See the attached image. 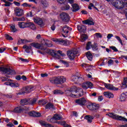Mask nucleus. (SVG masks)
Listing matches in <instances>:
<instances>
[{"mask_svg": "<svg viewBox=\"0 0 127 127\" xmlns=\"http://www.w3.org/2000/svg\"><path fill=\"white\" fill-rule=\"evenodd\" d=\"M65 94L66 96L76 98L77 96L82 97L84 95L83 89L82 88L77 87L75 86H73L70 89H67L65 91Z\"/></svg>", "mask_w": 127, "mask_h": 127, "instance_id": "obj_1", "label": "nucleus"}, {"mask_svg": "<svg viewBox=\"0 0 127 127\" xmlns=\"http://www.w3.org/2000/svg\"><path fill=\"white\" fill-rule=\"evenodd\" d=\"M112 5L118 9H124L127 7V0H117L112 3Z\"/></svg>", "mask_w": 127, "mask_h": 127, "instance_id": "obj_2", "label": "nucleus"}, {"mask_svg": "<svg viewBox=\"0 0 127 127\" xmlns=\"http://www.w3.org/2000/svg\"><path fill=\"white\" fill-rule=\"evenodd\" d=\"M41 43L42 44H38V43H31L30 45L37 49H43L42 48L43 45L48 47H52V43L48 40H43Z\"/></svg>", "mask_w": 127, "mask_h": 127, "instance_id": "obj_3", "label": "nucleus"}, {"mask_svg": "<svg viewBox=\"0 0 127 127\" xmlns=\"http://www.w3.org/2000/svg\"><path fill=\"white\" fill-rule=\"evenodd\" d=\"M49 80L52 84H64L66 82V77L63 76H59L57 77H51Z\"/></svg>", "mask_w": 127, "mask_h": 127, "instance_id": "obj_4", "label": "nucleus"}, {"mask_svg": "<svg viewBox=\"0 0 127 127\" xmlns=\"http://www.w3.org/2000/svg\"><path fill=\"white\" fill-rule=\"evenodd\" d=\"M53 41L54 42H56L58 44H61L62 45H64L65 46H68V45H70V42L68 40H64L62 39H52Z\"/></svg>", "mask_w": 127, "mask_h": 127, "instance_id": "obj_5", "label": "nucleus"}, {"mask_svg": "<svg viewBox=\"0 0 127 127\" xmlns=\"http://www.w3.org/2000/svg\"><path fill=\"white\" fill-rule=\"evenodd\" d=\"M35 90V88L33 86H27L26 87H23L22 88V91L23 92H19V95H22L24 94V93H30L32 91H34Z\"/></svg>", "mask_w": 127, "mask_h": 127, "instance_id": "obj_6", "label": "nucleus"}, {"mask_svg": "<svg viewBox=\"0 0 127 127\" xmlns=\"http://www.w3.org/2000/svg\"><path fill=\"white\" fill-rule=\"evenodd\" d=\"M24 113L25 114H27L28 116L30 117H40L41 116V114L38 112H35L34 111H31L29 112V110L28 109L24 110Z\"/></svg>", "mask_w": 127, "mask_h": 127, "instance_id": "obj_7", "label": "nucleus"}, {"mask_svg": "<svg viewBox=\"0 0 127 127\" xmlns=\"http://www.w3.org/2000/svg\"><path fill=\"white\" fill-rule=\"evenodd\" d=\"M104 86L106 89L110 91H118L119 88L115 87L113 84L110 83H105Z\"/></svg>", "mask_w": 127, "mask_h": 127, "instance_id": "obj_8", "label": "nucleus"}, {"mask_svg": "<svg viewBox=\"0 0 127 127\" xmlns=\"http://www.w3.org/2000/svg\"><path fill=\"white\" fill-rule=\"evenodd\" d=\"M33 20L35 23L38 24V25H40L41 27H42V26H44V23H43V20H42L41 18L35 17V18H34Z\"/></svg>", "mask_w": 127, "mask_h": 127, "instance_id": "obj_9", "label": "nucleus"}, {"mask_svg": "<svg viewBox=\"0 0 127 127\" xmlns=\"http://www.w3.org/2000/svg\"><path fill=\"white\" fill-rule=\"evenodd\" d=\"M82 88L84 89V90H87V89H92L93 88V83H92L90 82H87L85 83H82L81 85Z\"/></svg>", "mask_w": 127, "mask_h": 127, "instance_id": "obj_10", "label": "nucleus"}, {"mask_svg": "<svg viewBox=\"0 0 127 127\" xmlns=\"http://www.w3.org/2000/svg\"><path fill=\"white\" fill-rule=\"evenodd\" d=\"M67 56L70 60H73L77 54V52L75 51H68L67 52Z\"/></svg>", "mask_w": 127, "mask_h": 127, "instance_id": "obj_11", "label": "nucleus"}, {"mask_svg": "<svg viewBox=\"0 0 127 127\" xmlns=\"http://www.w3.org/2000/svg\"><path fill=\"white\" fill-rule=\"evenodd\" d=\"M14 11L16 16L20 17L24 14V11L21 8H16Z\"/></svg>", "mask_w": 127, "mask_h": 127, "instance_id": "obj_12", "label": "nucleus"}, {"mask_svg": "<svg viewBox=\"0 0 127 127\" xmlns=\"http://www.w3.org/2000/svg\"><path fill=\"white\" fill-rule=\"evenodd\" d=\"M60 16L61 17V19L63 20V21H68L69 20V15L68 14L63 12L60 14Z\"/></svg>", "mask_w": 127, "mask_h": 127, "instance_id": "obj_13", "label": "nucleus"}, {"mask_svg": "<svg viewBox=\"0 0 127 127\" xmlns=\"http://www.w3.org/2000/svg\"><path fill=\"white\" fill-rule=\"evenodd\" d=\"M87 108L90 110V111H96V110L99 109V106L95 103L91 104L87 106Z\"/></svg>", "mask_w": 127, "mask_h": 127, "instance_id": "obj_14", "label": "nucleus"}, {"mask_svg": "<svg viewBox=\"0 0 127 127\" xmlns=\"http://www.w3.org/2000/svg\"><path fill=\"white\" fill-rule=\"evenodd\" d=\"M86 102V99H85V98H80L75 100L76 104H77L80 106H85Z\"/></svg>", "mask_w": 127, "mask_h": 127, "instance_id": "obj_15", "label": "nucleus"}, {"mask_svg": "<svg viewBox=\"0 0 127 127\" xmlns=\"http://www.w3.org/2000/svg\"><path fill=\"white\" fill-rule=\"evenodd\" d=\"M0 71L2 72L3 74H10L12 70L10 68L0 67Z\"/></svg>", "mask_w": 127, "mask_h": 127, "instance_id": "obj_16", "label": "nucleus"}, {"mask_svg": "<svg viewBox=\"0 0 127 127\" xmlns=\"http://www.w3.org/2000/svg\"><path fill=\"white\" fill-rule=\"evenodd\" d=\"M81 80H83V78H82V77H79V76L77 75H73L71 76V80L75 83H79Z\"/></svg>", "mask_w": 127, "mask_h": 127, "instance_id": "obj_17", "label": "nucleus"}, {"mask_svg": "<svg viewBox=\"0 0 127 127\" xmlns=\"http://www.w3.org/2000/svg\"><path fill=\"white\" fill-rule=\"evenodd\" d=\"M4 84V85H6L7 86H10L11 87H13L14 88H17V87H19V84L17 83L6 82Z\"/></svg>", "mask_w": 127, "mask_h": 127, "instance_id": "obj_18", "label": "nucleus"}, {"mask_svg": "<svg viewBox=\"0 0 127 127\" xmlns=\"http://www.w3.org/2000/svg\"><path fill=\"white\" fill-rule=\"evenodd\" d=\"M27 28L32 30H35V29H36V26H35V24H34L33 22H27Z\"/></svg>", "mask_w": 127, "mask_h": 127, "instance_id": "obj_19", "label": "nucleus"}, {"mask_svg": "<svg viewBox=\"0 0 127 127\" xmlns=\"http://www.w3.org/2000/svg\"><path fill=\"white\" fill-rule=\"evenodd\" d=\"M104 96L106 97V98H108V99H111V98H114V94L111 92L105 91L103 93Z\"/></svg>", "mask_w": 127, "mask_h": 127, "instance_id": "obj_20", "label": "nucleus"}, {"mask_svg": "<svg viewBox=\"0 0 127 127\" xmlns=\"http://www.w3.org/2000/svg\"><path fill=\"white\" fill-rule=\"evenodd\" d=\"M18 25L20 28H27V22H19L18 23Z\"/></svg>", "mask_w": 127, "mask_h": 127, "instance_id": "obj_21", "label": "nucleus"}, {"mask_svg": "<svg viewBox=\"0 0 127 127\" xmlns=\"http://www.w3.org/2000/svg\"><path fill=\"white\" fill-rule=\"evenodd\" d=\"M82 23H84V24H88V25H94V24H95V23H94L93 20L90 19L83 20L82 21Z\"/></svg>", "mask_w": 127, "mask_h": 127, "instance_id": "obj_22", "label": "nucleus"}, {"mask_svg": "<svg viewBox=\"0 0 127 127\" xmlns=\"http://www.w3.org/2000/svg\"><path fill=\"white\" fill-rule=\"evenodd\" d=\"M40 2L41 3L42 6H43L44 8L48 7V2H47L46 0H40Z\"/></svg>", "mask_w": 127, "mask_h": 127, "instance_id": "obj_23", "label": "nucleus"}, {"mask_svg": "<svg viewBox=\"0 0 127 127\" xmlns=\"http://www.w3.org/2000/svg\"><path fill=\"white\" fill-rule=\"evenodd\" d=\"M69 30L71 31L72 30V28L70 27H69L67 26H65L63 28V31L64 33H65L66 34H68L69 32Z\"/></svg>", "mask_w": 127, "mask_h": 127, "instance_id": "obj_24", "label": "nucleus"}, {"mask_svg": "<svg viewBox=\"0 0 127 127\" xmlns=\"http://www.w3.org/2000/svg\"><path fill=\"white\" fill-rule=\"evenodd\" d=\"M77 29L80 32H85L86 31V27L84 25H78Z\"/></svg>", "mask_w": 127, "mask_h": 127, "instance_id": "obj_25", "label": "nucleus"}, {"mask_svg": "<svg viewBox=\"0 0 127 127\" xmlns=\"http://www.w3.org/2000/svg\"><path fill=\"white\" fill-rule=\"evenodd\" d=\"M72 11H78V10L80 9V7H79V5H78L77 3L72 4Z\"/></svg>", "mask_w": 127, "mask_h": 127, "instance_id": "obj_26", "label": "nucleus"}, {"mask_svg": "<svg viewBox=\"0 0 127 127\" xmlns=\"http://www.w3.org/2000/svg\"><path fill=\"white\" fill-rule=\"evenodd\" d=\"M20 104L22 105V106L29 105V99H23L21 100Z\"/></svg>", "mask_w": 127, "mask_h": 127, "instance_id": "obj_27", "label": "nucleus"}, {"mask_svg": "<svg viewBox=\"0 0 127 127\" xmlns=\"http://www.w3.org/2000/svg\"><path fill=\"white\" fill-rule=\"evenodd\" d=\"M85 119L87 120L88 123H92V120H94V116L91 115H86Z\"/></svg>", "mask_w": 127, "mask_h": 127, "instance_id": "obj_28", "label": "nucleus"}, {"mask_svg": "<svg viewBox=\"0 0 127 127\" xmlns=\"http://www.w3.org/2000/svg\"><path fill=\"white\" fill-rule=\"evenodd\" d=\"M57 124L60 126H64V127H71V126L66 124L65 121H59L57 122Z\"/></svg>", "mask_w": 127, "mask_h": 127, "instance_id": "obj_29", "label": "nucleus"}, {"mask_svg": "<svg viewBox=\"0 0 127 127\" xmlns=\"http://www.w3.org/2000/svg\"><path fill=\"white\" fill-rule=\"evenodd\" d=\"M23 49H25V51L27 53H29V50H31L32 49L31 46H28L26 45H25L24 46H23Z\"/></svg>", "mask_w": 127, "mask_h": 127, "instance_id": "obj_30", "label": "nucleus"}, {"mask_svg": "<svg viewBox=\"0 0 127 127\" xmlns=\"http://www.w3.org/2000/svg\"><path fill=\"white\" fill-rule=\"evenodd\" d=\"M41 126H44V127H53V126L50 124H48L47 123L44 122V121H42L40 123Z\"/></svg>", "mask_w": 127, "mask_h": 127, "instance_id": "obj_31", "label": "nucleus"}, {"mask_svg": "<svg viewBox=\"0 0 127 127\" xmlns=\"http://www.w3.org/2000/svg\"><path fill=\"white\" fill-rule=\"evenodd\" d=\"M37 99L36 98L34 99H29V105H31L33 106V105H35L36 103Z\"/></svg>", "mask_w": 127, "mask_h": 127, "instance_id": "obj_32", "label": "nucleus"}, {"mask_svg": "<svg viewBox=\"0 0 127 127\" xmlns=\"http://www.w3.org/2000/svg\"><path fill=\"white\" fill-rule=\"evenodd\" d=\"M86 57L88 60L92 61V59H93V55L90 52H88L86 53Z\"/></svg>", "mask_w": 127, "mask_h": 127, "instance_id": "obj_33", "label": "nucleus"}, {"mask_svg": "<svg viewBox=\"0 0 127 127\" xmlns=\"http://www.w3.org/2000/svg\"><path fill=\"white\" fill-rule=\"evenodd\" d=\"M13 21H24L25 18L24 17H22L21 18L15 17L13 18Z\"/></svg>", "mask_w": 127, "mask_h": 127, "instance_id": "obj_34", "label": "nucleus"}, {"mask_svg": "<svg viewBox=\"0 0 127 127\" xmlns=\"http://www.w3.org/2000/svg\"><path fill=\"white\" fill-rule=\"evenodd\" d=\"M14 113H21L22 112V108L20 107H17L14 109Z\"/></svg>", "mask_w": 127, "mask_h": 127, "instance_id": "obj_35", "label": "nucleus"}, {"mask_svg": "<svg viewBox=\"0 0 127 127\" xmlns=\"http://www.w3.org/2000/svg\"><path fill=\"white\" fill-rule=\"evenodd\" d=\"M87 39H88V36H87V35H86V34H82L81 36V42H84V41H85V40H86Z\"/></svg>", "mask_w": 127, "mask_h": 127, "instance_id": "obj_36", "label": "nucleus"}, {"mask_svg": "<svg viewBox=\"0 0 127 127\" xmlns=\"http://www.w3.org/2000/svg\"><path fill=\"white\" fill-rule=\"evenodd\" d=\"M54 95H62L64 94V92L61 90H56L54 91Z\"/></svg>", "mask_w": 127, "mask_h": 127, "instance_id": "obj_37", "label": "nucleus"}, {"mask_svg": "<svg viewBox=\"0 0 127 127\" xmlns=\"http://www.w3.org/2000/svg\"><path fill=\"white\" fill-rule=\"evenodd\" d=\"M48 122H49V123H55V119L54 118V117L53 118H52L50 116H48L47 118Z\"/></svg>", "mask_w": 127, "mask_h": 127, "instance_id": "obj_38", "label": "nucleus"}, {"mask_svg": "<svg viewBox=\"0 0 127 127\" xmlns=\"http://www.w3.org/2000/svg\"><path fill=\"white\" fill-rule=\"evenodd\" d=\"M54 119H55L56 121H59L60 120H61V119H62V116L58 114H56L54 116Z\"/></svg>", "mask_w": 127, "mask_h": 127, "instance_id": "obj_39", "label": "nucleus"}, {"mask_svg": "<svg viewBox=\"0 0 127 127\" xmlns=\"http://www.w3.org/2000/svg\"><path fill=\"white\" fill-rule=\"evenodd\" d=\"M92 46H93V45H92V43H91V42H88L86 45V50H89L91 49V47L92 48Z\"/></svg>", "mask_w": 127, "mask_h": 127, "instance_id": "obj_40", "label": "nucleus"}, {"mask_svg": "<svg viewBox=\"0 0 127 127\" xmlns=\"http://www.w3.org/2000/svg\"><path fill=\"white\" fill-rule=\"evenodd\" d=\"M115 37L116 39H117V40H118V41L120 43V44H121V45H124V44H123V40H122L121 37H119L118 36H115Z\"/></svg>", "mask_w": 127, "mask_h": 127, "instance_id": "obj_41", "label": "nucleus"}, {"mask_svg": "<svg viewBox=\"0 0 127 127\" xmlns=\"http://www.w3.org/2000/svg\"><path fill=\"white\" fill-rule=\"evenodd\" d=\"M52 108H53V104L51 103H48L45 106V109H52Z\"/></svg>", "mask_w": 127, "mask_h": 127, "instance_id": "obj_42", "label": "nucleus"}, {"mask_svg": "<svg viewBox=\"0 0 127 127\" xmlns=\"http://www.w3.org/2000/svg\"><path fill=\"white\" fill-rule=\"evenodd\" d=\"M92 49L94 51H96V50H98V44L96 43H94V45H92Z\"/></svg>", "mask_w": 127, "mask_h": 127, "instance_id": "obj_43", "label": "nucleus"}, {"mask_svg": "<svg viewBox=\"0 0 127 127\" xmlns=\"http://www.w3.org/2000/svg\"><path fill=\"white\" fill-rule=\"evenodd\" d=\"M62 9L63 10H68L70 9V6L68 4L65 5L62 7Z\"/></svg>", "mask_w": 127, "mask_h": 127, "instance_id": "obj_44", "label": "nucleus"}, {"mask_svg": "<svg viewBox=\"0 0 127 127\" xmlns=\"http://www.w3.org/2000/svg\"><path fill=\"white\" fill-rule=\"evenodd\" d=\"M120 101L121 102H125V101H126V95L125 94H123L121 96Z\"/></svg>", "mask_w": 127, "mask_h": 127, "instance_id": "obj_45", "label": "nucleus"}, {"mask_svg": "<svg viewBox=\"0 0 127 127\" xmlns=\"http://www.w3.org/2000/svg\"><path fill=\"white\" fill-rule=\"evenodd\" d=\"M46 101L45 100H40L38 102L39 105H40L41 106H44L46 104Z\"/></svg>", "mask_w": 127, "mask_h": 127, "instance_id": "obj_46", "label": "nucleus"}, {"mask_svg": "<svg viewBox=\"0 0 127 127\" xmlns=\"http://www.w3.org/2000/svg\"><path fill=\"white\" fill-rule=\"evenodd\" d=\"M10 29L12 32H15L17 31V29L15 28V26L14 25H12L10 26Z\"/></svg>", "mask_w": 127, "mask_h": 127, "instance_id": "obj_47", "label": "nucleus"}, {"mask_svg": "<svg viewBox=\"0 0 127 127\" xmlns=\"http://www.w3.org/2000/svg\"><path fill=\"white\" fill-rule=\"evenodd\" d=\"M109 48H110V49H112L114 52H118V51H119L118 49H117V48L115 46H110L109 47Z\"/></svg>", "mask_w": 127, "mask_h": 127, "instance_id": "obj_48", "label": "nucleus"}, {"mask_svg": "<svg viewBox=\"0 0 127 127\" xmlns=\"http://www.w3.org/2000/svg\"><path fill=\"white\" fill-rule=\"evenodd\" d=\"M95 35L97 38H102L103 37V36L100 33H96L95 34Z\"/></svg>", "mask_w": 127, "mask_h": 127, "instance_id": "obj_49", "label": "nucleus"}, {"mask_svg": "<svg viewBox=\"0 0 127 127\" xmlns=\"http://www.w3.org/2000/svg\"><path fill=\"white\" fill-rule=\"evenodd\" d=\"M60 62H61V63H63V64H64V65H65L66 67H68V66H69V63H68L66 62H65V61H64L61 60V61H60Z\"/></svg>", "mask_w": 127, "mask_h": 127, "instance_id": "obj_50", "label": "nucleus"}, {"mask_svg": "<svg viewBox=\"0 0 127 127\" xmlns=\"http://www.w3.org/2000/svg\"><path fill=\"white\" fill-rule=\"evenodd\" d=\"M22 6H24V7H30L31 5L29 4H28L26 2H25L22 4Z\"/></svg>", "mask_w": 127, "mask_h": 127, "instance_id": "obj_51", "label": "nucleus"}, {"mask_svg": "<svg viewBox=\"0 0 127 127\" xmlns=\"http://www.w3.org/2000/svg\"><path fill=\"white\" fill-rule=\"evenodd\" d=\"M58 2L61 3V4H63L66 3V0H57Z\"/></svg>", "mask_w": 127, "mask_h": 127, "instance_id": "obj_52", "label": "nucleus"}, {"mask_svg": "<svg viewBox=\"0 0 127 127\" xmlns=\"http://www.w3.org/2000/svg\"><path fill=\"white\" fill-rule=\"evenodd\" d=\"M28 42H31V41L25 39H23V44H26L28 43Z\"/></svg>", "mask_w": 127, "mask_h": 127, "instance_id": "obj_53", "label": "nucleus"}, {"mask_svg": "<svg viewBox=\"0 0 127 127\" xmlns=\"http://www.w3.org/2000/svg\"><path fill=\"white\" fill-rule=\"evenodd\" d=\"M5 37L7 39V40H13V39L12 38V37H11V36L7 34L5 35Z\"/></svg>", "mask_w": 127, "mask_h": 127, "instance_id": "obj_54", "label": "nucleus"}, {"mask_svg": "<svg viewBox=\"0 0 127 127\" xmlns=\"http://www.w3.org/2000/svg\"><path fill=\"white\" fill-rule=\"evenodd\" d=\"M17 44V45H20V44H23V39H19L18 40Z\"/></svg>", "mask_w": 127, "mask_h": 127, "instance_id": "obj_55", "label": "nucleus"}, {"mask_svg": "<svg viewBox=\"0 0 127 127\" xmlns=\"http://www.w3.org/2000/svg\"><path fill=\"white\" fill-rule=\"evenodd\" d=\"M123 85L126 86L127 87V78H124V81H123Z\"/></svg>", "mask_w": 127, "mask_h": 127, "instance_id": "obj_56", "label": "nucleus"}, {"mask_svg": "<svg viewBox=\"0 0 127 127\" xmlns=\"http://www.w3.org/2000/svg\"><path fill=\"white\" fill-rule=\"evenodd\" d=\"M50 55L53 56V57H55L56 56V54L54 52V51H51Z\"/></svg>", "mask_w": 127, "mask_h": 127, "instance_id": "obj_57", "label": "nucleus"}, {"mask_svg": "<svg viewBox=\"0 0 127 127\" xmlns=\"http://www.w3.org/2000/svg\"><path fill=\"white\" fill-rule=\"evenodd\" d=\"M20 60L21 61H22V62H25V63H27L29 62V61L28 60H27V59H24L20 58Z\"/></svg>", "mask_w": 127, "mask_h": 127, "instance_id": "obj_58", "label": "nucleus"}, {"mask_svg": "<svg viewBox=\"0 0 127 127\" xmlns=\"http://www.w3.org/2000/svg\"><path fill=\"white\" fill-rule=\"evenodd\" d=\"M6 49L5 48H0V53H3V52H4V51H5Z\"/></svg>", "mask_w": 127, "mask_h": 127, "instance_id": "obj_59", "label": "nucleus"}, {"mask_svg": "<svg viewBox=\"0 0 127 127\" xmlns=\"http://www.w3.org/2000/svg\"><path fill=\"white\" fill-rule=\"evenodd\" d=\"M10 2L7 1L6 2H5V4H4V5L5 6H10Z\"/></svg>", "mask_w": 127, "mask_h": 127, "instance_id": "obj_60", "label": "nucleus"}, {"mask_svg": "<svg viewBox=\"0 0 127 127\" xmlns=\"http://www.w3.org/2000/svg\"><path fill=\"white\" fill-rule=\"evenodd\" d=\"M124 12L125 13L126 17L127 19V7L124 9Z\"/></svg>", "mask_w": 127, "mask_h": 127, "instance_id": "obj_61", "label": "nucleus"}, {"mask_svg": "<svg viewBox=\"0 0 127 127\" xmlns=\"http://www.w3.org/2000/svg\"><path fill=\"white\" fill-rule=\"evenodd\" d=\"M114 36V35H113V34H109L107 35V38L108 39H111V38H112V37H113Z\"/></svg>", "mask_w": 127, "mask_h": 127, "instance_id": "obj_62", "label": "nucleus"}, {"mask_svg": "<svg viewBox=\"0 0 127 127\" xmlns=\"http://www.w3.org/2000/svg\"><path fill=\"white\" fill-rule=\"evenodd\" d=\"M27 16H28L29 17H32L33 16V15H32V12H29L27 13Z\"/></svg>", "mask_w": 127, "mask_h": 127, "instance_id": "obj_63", "label": "nucleus"}, {"mask_svg": "<svg viewBox=\"0 0 127 127\" xmlns=\"http://www.w3.org/2000/svg\"><path fill=\"white\" fill-rule=\"evenodd\" d=\"M109 65H112V64H114V61L112 60H110L108 62Z\"/></svg>", "mask_w": 127, "mask_h": 127, "instance_id": "obj_64", "label": "nucleus"}]
</instances>
